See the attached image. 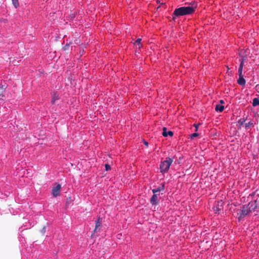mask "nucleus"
<instances>
[{
  "label": "nucleus",
  "mask_w": 259,
  "mask_h": 259,
  "mask_svg": "<svg viewBox=\"0 0 259 259\" xmlns=\"http://www.w3.org/2000/svg\"><path fill=\"white\" fill-rule=\"evenodd\" d=\"M196 8V6L192 4V6L182 7L176 9L172 14L173 20L175 19L176 17H179L193 14L195 12Z\"/></svg>",
  "instance_id": "1"
},
{
  "label": "nucleus",
  "mask_w": 259,
  "mask_h": 259,
  "mask_svg": "<svg viewBox=\"0 0 259 259\" xmlns=\"http://www.w3.org/2000/svg\"><path fill=\"white\" fill-rule=\"evenodd\" d=\"M250 212H251V211L248 206L247 205H243L241 207L240 212L237 213L238 220L239 221L241 220L242 219L248 215Z\"/></svg>",
  "instance_id": "2"
},
{
  "label": "nucleus",
  "mask_w": 259,
  "mask_h": 259,
  "mask_svg": "<svg viewBox=\"0 0 259 259\" xmlns=\"http://www.w3.org/2000/svg\"><path fill=\"white\" fill-rule=\"evenodd\" d=\"M173 160V158H166L165 160L163 161V172L167 171L168 170Z\"/></svg>",
  "instance_id": "3"
},
{
  "label": "nucleus",
  "mask_w": 259,
  "mask_h": 259,
  "mask_svg": "<svg viewBox=\"0 0 259 259\" xmlns=\"http://www.w3.org/2000/svg\"><path fill=\"white\" fill-rule=\"evenodd\" d=\"M153 193H154L153 195L151 198L150 201L151 203L155 205L158 203L159 201V199L158 198V196L156 194H155L157 192L160 191V189L159 188H158L157 189H154L152 190Z\"/></svg>",
  "instance_id": "4"
},
{
  "label": "nucleus",
  "mask_w": 259,
  "mask_h": 259,
  "mask_svg": "<svg viewBox=\"0 0 259 259\" xmlns=\"http://www.w3.org/2000/svg\"><path fill=\"white\" fill-rule=\"evenodd\" d=\"M61 188V185L58 184L56 187L52 189V194L54 197H56L60 195Z\"/></svg>",
  "instance_id": "5"
},
{
  "label": "nucleus",
  "mask_w": 259,
  "mask_h": 259,
  "mask_svg": "<svg viewBox=\"0 0 259 259\" xmlns=\"http://www.w3.org/2000/svg\"><path fill=\"white\" fill-rule=\"evenodd\" d=\"M102 223V219L99 217L95 223V228L94 230V233L99 232L100 231V227L101 226Z\"/></svg>",
  "instance_id": "6"
},
{
  "label": "nucleus",
  "mask_w": 259,
  "mask_h": 259,
  "mask_svg": "<svg viewBox=\"0 0 259 259\" xmlns=\"http://www.w3.org/2000/svg\"><path fill=\"white\" fill-rule=\"evenodd\" d=\"M248 207H249V209L250 210V211L251 212L253 210H254L255 209L257 208L258 206V204L257 203L256 200L250 202L248 204H247Z\"/></svg>",
  "instance_id": "7"
},
{
  "label": "nucleus",
  "mask_w": 259,
  "mask_h": 259,
  "mask_svg": "<svg viewBox=\"0 0 259 259\" xmlns=\"http://www.w3.org/2000/svg\"><path fill=\"white\" fill-rule=\"evenodd\" d=\"M174 136V132L171 131H167V128L165 127H163V137H166L169 136L172 137Z\"/></svg>",
  "instance_id": "8"
},
{
  "label": "nucleus",
  "mask_w": 259,
  "mask_h": 259,
  "mask_svg": "<svg viewBox=\"0 0 259 259\" xmlns=\"http://www.w3.org/2000/svg\"><path fill=\"white\" fill-rule=\"evenodd\" d=\"M237 82L239 84L242 86L245 84L246 81L245 79L243 78V75L239 76V78L237 80Z\"/></svg>",
  "instance_id": "9"
},
{
  "label": "nucleus",
  "mask_w": 259,
  "mask_h": 259,
  "mask_svg": "<svg viewBox=\"0 0 259 259\" xmlns=\"http://www.w3.org/2000/svg\"><path fill=\"white\" fill-rule=\"evenodd\" d=\"M6 89V87L4 85L0 84V98L2 99L4 97V93L5 92V90Z\"/></svg>",
  "instance_id": "10"
},
{
  "label": "nucleus",
  "mask_w": 259,
  "mask_h": 259,
  "mask_svg": "<svg viewBox=\"0 0 259 259\" xmlns=\"http://www.w3.org/2000/svg\"><path fill=\"white\" fill-rule=\"evenodd\" d=\"M243 67V59H242V61L241 62L239 69H238L239 76L242 75Z\"/></svg>",
  "instance_id": "11"
},
{
  "label": "nucleus",
  "mask_w": 259,
  "mask_h": 259,
  "mask_svg": "<svg viewBox=\"0 0 259 259\" xmlns=\"http://www.w3.org/2000/svg\"><path fill=\"white\" fill-rule=\"evenodd\" d=\"M215 109L217 111L222 112L224 109V106L222 105L217 104L215 105Z\"/></svg>",
  "instance_id": "12"
},
{
  "label": "nucleus",
  "mask_w": 259,
  "mask_h": 259,
  "mask_svg": "<svg viewBox=\"0 0 259 259\" xmlns=\"http://www.w3.org/2000/svg\"><path fill=\"white\" fill-rule=\"evenodd\" d=\"M141 39L138 38L137 39V40L136 41V42L135 43V45L136 46V47L137 46H138L139 50H140V48L142 47V45L141 44Z\"/></svg>",
  "instance_id": "13"
},
{
  "label": "nucleus",
  "mask_w": 259,
  "mask_h": 259,
  "mask_svg": "<svg viewBox=\"0 0 259 259\" xmlns=\"http://www.w3.org/2000/svg\"><path fill=\"white\" fill-rule=\"evenodd\" d=\"M252 105L253 106H255L259 105V99L257 98H254L253 99Z\"/></svg>",
  "instance_id": "14"
},
{
  "label": "nucleus",
  "mask_w": 259,
  "mask_h": 259,
  "mask_svg": "<svg viewBox=\"0 0 259 259\" xmlns=\"http://www.w3.org/2000/svg\"><path fill=\"white\" fill-rule=\"evenodd\" d=\"M12 2L15 8H17L19 7V4L18 0H12Z\"/></svg>",
  "instance_id": "15"
},
{
  "label": "nucleus",
  "mask_w": 259,
  "mask_h": 259,
  "mask_svg": "<svg viewBox=\"0 0 259 259\" xmlns=\"http://www.w3.org/2000/svg\"><path fill=\"white\" fill-rule=\"evenodd\" d=\"M58 99V96L56 95V94H54L52 100V103L54 104L55 102V101Z\"/></svg>",
  "instance_id": "16"
},
{
  "label": "nucleus",
  "mask_w": 259,
  "mask_h": 259,
  "mask_svg": "<svg viewBox=\"0 0 259 259\" xmlns=\"http://www.w3.org/2000/svg\"><path fill=\"white\" fill-rule=\"evenodd\" d=\"M253 122L250 121L248 123H246V124H245V127H246V128H247L249 126H250V125H253Z\"/></svg>",
  "instance_id": "17"
},
{
  "label": "nucleus",
  "mask_w": 259,
  "mask_h": 259,
  "mask_svg": "<svg viewBox=\"0 0 259 259\" xmlns=\"http://www.w3.org/2000/svg\"><path fill=\"white\" fill-rule=\"evenodd\" d=\"M198 136V134L197 133H193L192 134V135H191V139H193V138L194 137H196Z\"/></svg>",
  "instance_id": "18"
},
{
  "label": "nucleus",
  "mask_w": 259,
  "mask_h": 259,
  "mask_svg": "<svg viewBox=\"0 0 259 259\" xmlns=\"http://www.w3.org/2000/svg\"><path fill=\"white\" fill-rule=\"evenodd\" d=\"M105 166L106 170H107V171H108L111 169L110 166L108 164H106Z\"/></svg>",
  "instance_id": "19"
},
{
  "label": "nucleus",
  "mask_w": 259,
  "mask_h": 259,
  "mask_svg": "<svg viewBox=\"0 0 259 259\" xmlns=\"http://www.w3.org/2000/svg\"><path fill=\"white\" fill-rule=\"evenodd\" d=\"M41 232L42 235H44V234L46 232V228H45V227H44L42 228V229L41 230Z\"/></svg>",
  "instance_id": "20"
},
{
  "label": "nucleus",
  "mask_w": 259,
  "mask_h": 259,
  "mask_svg": "<svg viewBox=\"0 0 259 259\" xmlns=\"http://www.w3.org/2000/svg\"><path fill=\"white\" fill-rule=\"evenodd\" d=\"M69 45L68 44V45H66L64 47V50H67L69 48Z\"/></svg>",
  "instance_id": "21"
},
{
  "label": "nucleus",
  "mask_w": 259,
  "mask_h": 259,
  "mask_svg": "<svg viewBox=\"0 0 259 259\" xmlns=\"http://www.w3.org/2000/svg\"><path fill=\"white\" fill-rule=\"evenodd\" d=\"M143 143L146 146H147V147L148 146L149 144L147 141H145V140H143Z\"/></svg>",
  "instance_id": "22"
},
{
  "label": "nucleus",
  "mask_w": 259,
  "mask_h": 259,
  "mask_svg": "<svg viewBox=\"0 0 259 259\" xmlns=\"http://www.w3.org/2000/svg\"><path fill=\"white\" fill-rule=\"evenodd\" d=\"M159 169L160 172H162V161H161L160 164L159 165Z\"/></svg>",
  "instance_id": "23"
},
{
  "label": "nucleus",
  "mask_w": 259,
  "mask_h": 259,
  "mask_svg": "<svg viewBox=\"0 0 259 259\" xmlns=\"http://www.w3.org/2000/svg\"><path fill=\"white\" fill-rule=\"evenodd\" d=\"M194 126L195 127V131H197L198 130V124H194Z\"/></svg>",
  "instance_id": "24"
},
{
  "label": "nucleus",
  "mask_w": 259,
  "mask_h": 259,
  "mask_svg": "<svg viewBox=\"0 0 259 259\" xmlns=\"http://www.w3.org/2000/svg\"><path fill=\"white\" fill-rule=\"evenodd\" d=\"M220 103H221V104H224V101L223 100H220Z\"/></svg>",
  "instance_id": "25"
},
{
  "label": "nucleus",
  "mask_w": 259,
  "mask_h": 259,
  "mask_svg": "<svg viewBox=\"0 0 259 259\" xmlns=\"http://www.w3.org/2000/svg\"><path fill=\"white\" fill-rule=\"evenodd\" d=\"M239 122H240V124H241V125H242V124H243V121H241V120H240V121H239Z\"/></svg>",
  "instance_id": "26"
},
{
  "label": "nucleus",
  "mask_w": 259,
  "mask_h": 259,
  "mask_svg": "<svg viewBox=\"0 0 259 259\" xmlns=\"http://www.w3.org/2000/svg\"><path fill=\"white\" fill-rule=\"evenodd\" d=\"M70 199H71L70 198ZM70 201L71 202V200H68L67 201V203H69Z\"/></svg>",
  "instance_id": "27"
},
{
  "label": "nucleus",
  "mask_w": 259,
  "mask_h": 259,
  "mask_svg": "<svg viewBox=\"0 0 259 259\" xmlns=\"http://www.w3.org/2000/svg\"><path fill=\"white\" fill-rule=\"evenodd\" d=\"M70 199H71L70 198ZM70 201L71 202V200H68L67 201V203H69Z\"/></svg>",
  "instance_id": "28"
},
{
  "label": "nucleus",
  "mask_w": 259,
  "mask_h": 259,
  "mask_svg": "<svg viewBox=\"0 0 259 259\" xmlns=\"http://www.w3.org/2000/svg\"><path fill=\"white\" fill-rule=\"evenodd\" d=\"M70 199H71L70 198ZM70 201L71 202V200H68L67 201V203H69Z\"/></svg>",
  "instance_id": "29"
}]
</instances>
